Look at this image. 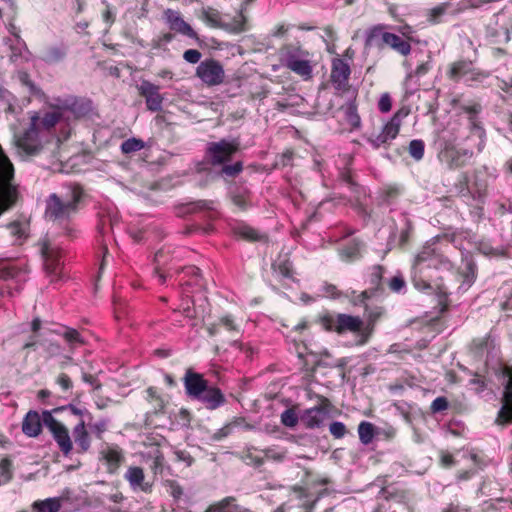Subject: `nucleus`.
I'll return each instance as SVG.
<instances>
[{"label":"nucleus","instance_id":"40","mask_svg":"<svg viewBox=\"0 0 512 512\" xmlns=\"http://www.w3.org/2000/svg\"><path fill=\"white\" fill-rule=\"evenodd\" d=\"M346 120L354 128H359L361 124L360 116L357 112V105L355 99L349 100L345 106Z\"/></svg>","mask_w":512,"mask_h":512},{"label":"nucleus","instance_id":"25","mask_svg":"<svg viewBox=\"0 0 512 512\" xmlns=\"http://www.w3.org/2000/svg\"><path fill=\"white\" fill-rule=\"evenodd\" d=\"M229 195L233 204L241 210L252 206V194L245 185L234 184L229 189Z\"/></svg>","mask_w":512,"mask_h":512},{"label":"nucleus","instance_id":"31","mask_svg":"<svg viewBox=\"0 0 512 512\" xmlns=\"http://www.w3.org/2000/svg\"><path fill=\"white\" fill-rule=\"evenodd\" d=\"M272 269L281 280L295 281L293 264L288 257H279L272 264Z\"/></svg>","mask_w":512,"mask_h":512},{"label":"nucleus","instance_id":"8","mask_svg":"<svg viewBox=\"0 0 512 512\" xmlns=\"http://www.w3.org/2000/svg\"><path fill=\"white\" fill-rule=\"evenodd\" d=\"M323 328L327 331H335L338 334L345 332H359L362 329L363 321L358 316L338 313L326 315L321 319Z\"/></svg>","mask_w":512,"mask_h":512},{"label":"nucleus","instance_id":"51","mask_svg":"<svg viewBox=\"0 0 512 512\" xmlns=\"http://www.w3.org/2000/svg\"><path fill=\"white\" fill-rule=\"evenodd\" d=\"M179 311L186 318H189V319L195 318L196 315H195V309H194V302L188 295H185L182 297Z\"/></svg>","mask_w":512,"mask_h":512},{"label":"nucleus","instance_id":"30","mask_svg":"<svg viewBox=\"0 0 512 512\" xmlns=\"http://www.w3.org/2000/svg\"><path fill=\"white\" fill-rule=\"evenodd\" d=\"M233 234L247 241H263L266 239L264 234L245 223H237L232 227Z\"/></svg>","mask_w":512,"mask_h":512},{"label":"nucleus","instance_id":"16","mask_svg":"<svg viewBox=\"0 0 512 512\" xmlns=\"http://www.w3.org/2000/svg\"><path fill=\"white\" fill-rule=\"evenodd\" d=\"M458 194L462 198L467 199L468 204L472 202L484 203L486 197L485 185L475 181L472 185L469 182L467 173H463L461 180L457 185Z\"/></svg>","mask_w":512,"mask_h":512},{"label":"nucleus","instance_id":"49","mask_svg":"<svg viewBox=\"0 0 512 512\" xmlns=\"http://www.w3.org/2000/svg\"><path fill=\"white\" fill-rule=\"evenodd\" d=\"M13 477L12 462L8 458L0 461V485L9 482Z\"/></svg>","mask_w":512,"mask_h":512},{"label":"nucleus","instance_id":"2","mask_svg":"<svg viewBox=\"0 0 512 512\" xmlns=\"http://www.w3.org/2000/svg\"><path fill=\"white\" fill-rule=\"evenodd\" d=\"M464 111L467 113V130L469 131V134H467V148H452L445 151L444 157L450 169L465 166L474 153L481 152L485 146L486 133L478 119L481 106L479 104L466 106Z\"/></svg>","mask_w":512,"mask_h":512},{"label":"nucleus","instance_id":"23","mask_svg":"<svg viewBox=\"0 0 512 512\" xmlns=\"http://www.w3.org/2000/svg\"><path fill=\"white\" fill-rule=\"evenodd\" d=\"M43 415L35 410H30L22 421V432L28 437H37L42 432Z\"/></svg>","mask_w":512,"mask_h":512},{"label":"nucleus","instance_id":"11","mask_svg":"<svg viewBox=\"0 0 512 512\" xmlns=\"http://www.w3.org/2000/svg\"><path fill=\"white\" fill-rule=\"evenodd\" d=\"M331 407L332 404L329 399L320 397V403L318 405L305 409L300 414V422L307 429L320 428L329 417Z\"/></svg>","mask_w":512,"mask_h":512},{"label":"nucleus","instance_id":"33","mask_svg":"<svg viewBox=\"0 0 512 512\" xmlns=\"http://www.w3.org/2000/svg\"><path fill=\"white\" fill-rule=\"evenodd\" d=\"M494 347V339L490 335L476 338L471 344L472 352L474 353L475 357L480 359L483 358L485 354L488 356Z\"/></svg>","mask_w":512,"mask_h":512},{"label":"nucleus","instance_id":"59","mask_svg":"<svg viewBox=\"0 0 512 512\" xmlns=\"http://www.w3.org/2000/svg\"><path fill=\"white\" fill-rule=\"evenodd\" d=\"M406 286V282L401 274L395 275L389 281V288L393 292H401Z\"/></svg>","mask_w":512,"mask_h":512},{"label":"nucleus","instance_id":"6","mask_svg":"<svg viewBox=\"0 0 512 512\" xmlns=\"http://www.w3.org/2000/svg\"><path fill=\"white\" fill-rule=\"evenodd\" d=\"M309 52L297 45H286L281 49L282 64L305 79L312 77L313 68Z\"/></svg>","mask_w":512,"mask_h":512},{"label":"nucleus","instance_id":"50","mask_svg":"<svg viewBox=\"0 0 512 512\" xmlns=\"http://www.w3.org/2000/svg\"><path fill=\"white\" fill-rule=\"evenodd\" d=\"M299 421L300 415L298 416L294 409H286L281 414V423L288 428H294Z\"/></svg>","mask_w":512,"mask_h":512},{"label":"nucleus","instance_id":"46","mask_svg":"<svg viewBox=\"0 0 512 512\" xmlns=\"http://www.w3.org/2000/svg\"><path fill=\"white\" fill-rule=\"evenodd\" d=\"M385 493H388L386 498L387 499L388 498L395 499L397 505L396 506H393L392 504H389L388 506L380 505L374 512H401L399 508H400L401 502L405 499L404 493H401L399 495L398 494L393 495L389 491H385Z\"/></svg>","mask_w":512,"mask_h":512},{"label":"nucleus","instance_id":"22","mask_svg":"<svg viewBox=\"0 0 512 512\" xmlns=\"http://www.w3.org/2000/svg\"><path fill=\"white\" fill-rule=\"evenodd\" d=\"M384 275V267L381 265H374L371 268V273L369 276V283L371 288L369 290H365L361 292L357 296L356 304H364L367 299H369L375 292L379 291L381 288V281Z\"/></svg>","mask_w":512,"mask_h":512},{"label":"nucleus","instance_id":"47","mask_svg":"<svg viewBox=\"0 0 512 512\" xmlns=\"http://www.w3.org/2000/svg\"><path fill=\"white\" fill-rule=\"evenodd\" d=\"M144 148V142L141 139L137 138H129L122 142L121 144V151L124 154H130L137 151H140Z\"/></svg>","mask_w":512,"mask_h":512},{"label":"nucleus","instance_id":"34","mask_svg":"<svg viewBox=\"0 0 512 512\" xmlns=\"http://www.w3.org/2000/svg\"><path fill=\"white\" fill-rule=\"evenodd\" d=\"M473 63L467 60H460L454 62L448 71V76L453 81L463 80L466 76H469V71L472 69Z\"/></svg>","mask_w":512,"mask_h":512},{"label":"nucleus","instance_id":"12","mask_svg":"<svg viewBox=\"0 0 512 512\" xmlns=\"http://www.w3.org/2000/svg\"><path fill=\"white\" fill-rule=\"evenodd\" d=\"M196 75L208 86H217L223 83L225 78L224 68L215 59H206L198 65Z\"/></svg>","mask_w":512,"mask_h":512},{"label":"nucleus","instance_id":"19","mask_svg":"<svg viewBox=\"0 0 512 512\" xmlns=\"http://www.w3.org/2000/svg\"><path fill=\"white\" fill-rule=\"evenodd\" d=\"M124 479L129 483L133 491H141L150 493L153 484L145 481V474L143 468L139 466H130L124 474Z\"/></svg>","mask_w":512,"mask_h":512},{"label":"nucleus","instance_id":"53","mask_svg":"<svg viewBox=\"0 0 512 512\" xmlns=\"http://www.w3.org/2000/svg\"><path fill=\"white\" fill-rule=\"evenodd\" d=\"M487 77V73L477 70L473 66L472 69L469 71V76H466L463 79V81L468 85H473L474 83H482Z\"/></svg>","mask_w":512,"mask_h":512},{"label":"nucleus","instance_id":"1","mask_svg":"<svg viewBox=\"0 0 512 512\" xmlns=\"http://www.w3.org/2000/svg\"><path fill=\"white\" fill-rule=\"evenodd\" d=\"M467 237L463 231L451 234L438 235L427 241L415 256L412 267V282L416 289L421 291L433 290V283L439 277L437 271H451L453 262L447 256L449 243L455 247Z\"/></svg>","mask_w":512,"mask_h":512},{"label":"nucleus","instance_id":"5","mask_svg":"<svg viewBox=\"0 0 512 512\" xmlns=\"http://www.w3.org/2000/svg\"><path fill=\"white\" fill-rule=\"evenodd\" d=\"M385 28L384 25H377L371 28L367 32L366 46L379 49L388 46L403 56L409 55L411 52L410 43L394 33L385 31Z\"/></svg>","mask_w":512,"mask_h":512},{"label":"nucleus","instance_id":"48","mask_svg":"<svg viewBox=\"0 0 512 512\" xmlns=\"http://www.w3.org/2000/svg\"><path fill=\"white\" fill-rule=\"evenodd\" d=\"M243 170V163L241 161H237L233 164H223L220 175L223 177H236L238 174H240Z\"/></svg>","mask_w":512,"mask_h":512},{"label":"nucleus","instance_id":"21","mask_svg":"<svg viewBox=\"0 0 512 512\" xmlns=\"http://www.w3.org/2000/svg\"><path fill=\"white\" fill-rule=\"evenodd\" d=\"M351 74L350 66L341 58L332 60L331 81L337 89L344 88Z\"/></svg>","mask_w":512,"mask_h":512},{"label":"nucleus","instance_id":"13","mask_svg":"<svg viewBox=\"0 0 512 512\" xmlns=\"http://www.w3.org/2000/svg\"><path fill=\"white\" fill-rule=\"evenodd\" d=\"M502 384L504 386L502 407L496 422L501 425L512 423V371L509 367L502 369Z\"/></svg>","mask_w":512,"mask_h":512},{"label":"nucleus","instance_id":"44","mask_svg":"<svg viewBox=\"0 0 512 512\" xmlns=\"http://www.w3.org/2000/svg\"><path fill=\"white\" fill-rule=\"evenodd\" d=\"M408 152L415 161H420L425 152V143L421 139H414L409 143Z\"/></svg>","mask_w":512,"mask_h":512},{"label":"nucleus","instance_id":"32","mask_svg":"<svg viewBox=\"0 0 512 512\" xmlns=\"http://www.w3.org/2000/svg\"><path fill=\"white\" fill-rule=\"evenodd\" d=\"M63 116L62 111H53L47 112L43 117L38 115H34L31 119L37 120V130L40 131L41 134L48 132L52 127H54L59 121L60 117Z\"/></svg>","mask_w":512,"mask_h":512},{"label":"nucleus","instance_id":"45","mask_svg":"<svg viewBox=\"0 0 512 512\" xmlns=\"http://www.w3.org/2000/svg\"><path fill=\"white\" fill-rule=\"evenodd\" d=\"M88 421V426L91 432L95 435V437L99 440L103 438V434L107 431L108 426L110 424L109 418H101L95 423H90Z\"/></svg>","mask_w":512,"mask_h":512},{"label":"nucleus","instance_id":"20","mask_svg":"<svg viewBox=\"0 0 512 512\" xmlns=\"http://www.w3.org/2000/svg\"><path fill=\"white\" fill-rule=\"evenodd\" d=\"M100 456L106 462L107 471L112 474L118 470L125 459L122 450L117 445L109 444L102 446Z\"/></svg>","mask_w":512,"mask_h":512},{"label":"nucleus","instance_id":"18","mask_svg":"<svg viewBox=\"0 0 512 512\" xmlns=\"http://www.w3.org/2000/svg\"><path fill=\"white\" fill-rule=\"evenodd\" d=\"M164 18L169 28L172 31L185 35L189 38L198 40L197 33L193 28L182 18L178 11L167 9L164 11Z\"/></svg>","mask_w":512,"mask_h":512},{"label":"nucleus","instance_id":"42","mask_svg":"<svg viewBox=\"0 0 512 512\" xmlns=\"http://www.w3.org/2000/svg\"><path fill=\"white\" fill-rule=\"evenodd\" d=\"M13 172V165L0 146V174L2 178L5 181H10L13 177Z\"/></svg>","mask_w":512,"mask_h":512},{"label":"nucleus","instance_id":"56","mask_svg":"<svg viewBox=\"0 0 512 512\" xmlns=\"http://www.w3.org/2000/svg\"><path fill=\"white\" fill-rule=\"evenodd\" d=\"M286 457V452L282 449L267 448L264 450V458L267 460L282 462Z\"/></svg>","mask_w":512,"mask_h":512},{"label":"nucleus","instance_id":"38","mask_svg":"<svg viewBox=\"0 0 512 512\" xmlns=\"http://www.w3.org/2000/svg\"><path fill=\"white\" fill-rule=\"evenodd\" d=\"M400 125H401V118H400L399 114L396 113L390 119V121H388L384 125L381 133L387 138L388 141H391V140L395 139L396 136L398 135L399 130H400Z\"/></svg>","mask_w":512,"mask_h":512},{"label":"nucleus","instance_id":"61","mask_svg":"<svg viewBox=\"0 0 512 512\" xmlns=\"http://www.w3.org/2000/svg\"><path fill=\"white\" fill-rule=\"evenodd\" d=\"M339 179L347 184L351 189H355L357 184L354 182L351 171L349 168L345 167L339 172Z\"/></svg>","mask_w":512,"mask_h":512},{"label":"nucleus","instance_id":"37","mask_svg":"<svg viewBox=\"0 0 512 512\" xmlns=\"http://www.w3.org/2000/svg\"><path fill=\"white\" fill-rule=\"evenodd\" d=\"M147 458L152 461L150 469L154 476L162 474L165 468V458L163 453L159 449H155L147 454Z\"/></svg>","mask_w":512,"mask_h":512},{"label":"nucleus","instance_id":"43","mask_svg":"<svg viewBox=\"0 0 512 512\" xmlns=\"http://www.w3.org/2000/svg\"><path fill=\"white\" fill-rule=\"evenodd\" d=\"M12 35L15 37L16 43L12 44L10 46V48H11L10 59L12 61H16L19 57L23 56L24 51L28 52V49H27L26 43L24 42V40L20 37V35L18 33L12 32Z\"/></svg>","mask_w":512,"mask_h":512},{"label":"nucleus","instance_id":"57","mask_svg":"<svg viewBox=\"0 0 512 512\" xmlns=\"http://www.w3.org/2000/svg\"><path fill=\"white\" fill-rule=\"evenodd\" d=\"M214 209V201L212 200H198L188 204L189 212H196L202 210H213Z\"/></svg>","mask_w":512,"mask_h":512},{"label":"nucleus","instance_id":"60","mask_svg":"<svg viewBox=\"0 0 512 512\" xmlns=\"http://www.w3.org/2000/svg\"><path fill=\"white\" fill-rule=\"evenodd\" d=\"M448 400L445 397H437L433 400L431 404V411L433 413H438L446 410L448 408Z\"/></svg>","mask_w":512,"mask_h":512},{"label":"nucleus","instance_id":"55","mask_svg":"<svg viewBox=\"0 0 512 512\" xmlns=\"http://www.w3.org/2000/svg\"><path fill=\"white\" fill-rule=\"evenodd\" d=\"M203 17L204 20L209 23L213 27H220V13L213 9V8H207L203 10Z\"/></svg>","mask_w":512,"mask_h":512},{"label":"nucleus","instance_id":"35","mask_svg":"<svg viewBox=\"0 0 512 512\" xmlns=\"http://www.w3.org/2000/svg\"><path fill=\"white\" fill-rule=\"evenodd\" d=\"M431 69V56H428V60L421 63L414 71L408 72L405 78V87L406 89H411V92L416 90L419 84L415 83L414 86L411 85L414 78H419L426 75Z\"/></svg>","mask_w":512,"mask_h":512},{"label":"nucleus","instance_id":"7","mask_svg":"<svg viewBox=\"0 0 512 512\" xmlns=\"http://www.w3.org/2000/svg\"><path fill=\"white\" fill-rule=\"evenodd\" d=\"M239 139H221L218 142H210L207 144L206 156L213 165H223L229 162L233 155L239 151Z\"/></svg>","mask_w":512,"mask_h":512},{"label":"nucleus","instance_id":"27","mask_svg":"<svg viewBox=\"0 0 512 512\" xmlns=\"http://www.w3.org/2000/svg\"><path fill=\"white\" fill-rule=\"evenodd\" d=\"M53 332L63 337L71 353H73L78 347L86 344L84 337L78 330L74 328L61 326L59 329H56Z\"/></svg>","mask_w":512,"mask_h":512},{"label":"nucleus","instance_id":"9","mask_svg":"<svg viewBox=\"0 0 512 512\" xmlns=\"http://www.w3.org/2000/svg\"><path fill=\"white\" fill-rule=\"evenodd\" d=\"M43 423L51 432L63 455L68 456L73 450L68 429L53 417L52 411L48 410L43 411Z\"/></svg>","mask_w":512,"mask_h":512},{"label":"nucleus","instance_id":"39","mask_svg":"<svg viewBox=\"0 0 512 512\" xmlns=\"http://www.w3.org/2000/svg\"><path fill=\"white\" fill-rule=\"evenodd\" d=\"M358 435L362 444H370L375 436V426L370 422L362 421L358 426Z\"/></svg>","mask_w":512,"mask_h":512},{"label":"nucleus","instance_id":"14","mask_svg":"<svg viewBox=\"0 0 512 512\" xmlns=\"http://www.w3.org/2000/svg\"><path fill=\"white\" fill-rule=\"evenodd\" d=\"M41 253L47 274L60 278L64 265L62 250L58 246L44 243Z\"/></svg>","mask_w":512,"mask_h":512},{"label":"nucleus","instance_id":"52","mask_svg":"<svg viewBox=\"0 0 512 512\" xmlns=\"http://www.w3.org/2000/svg\"><path fill=\"white\" fill-rule=\"evenodd\" d=\"M65 56V50L61 47L54 46L47 49L45 52L44 60L49 63H54L62 60Z\"/></svg>","mask_w":512,"mask_h":512},{"label":"nucleus","instance_id":"64","mask_svg":"<svg viewBox=\"0 0 512 512\" xmlns=\"http://www.w3.org/2000/svg\"><path fill=\"white\" fill-rule=\"evenodd\" d=\"M392 102L388 94H383L378 102V108L381 112L387 113L391 110Z\"/></svg>","mask_w":512,"mask_h":512},{"label":"nucleus","instance_id":"54","mask_svg":"<svg viewBox=\"0 0 512 512\" xmlns=\"http://www.w3.org/2000/svg\"><path fill=\"white\" fill-rule=\"evenodd\" d=\"M450 7V3H442L430 10L429 20L433 23L440 22L441 17L447 12Z\"/></svg>","mask_w":512,"mask_h":512},{"label":"nucleus","instance_id":"58","mask_svg":"<svg viewBox=\"0 0 512 512\" xmlns=\"http://www.w3.org/2000/svg\"><path fill=\"white\" fill-rule=\"evenodd\" d=\"M329 432L334 438L341 439L346 435L347 429L343 422L333 421L329 425Z\"/></svg>","mask_w":512,"mask_h":512},{"label":"nucleus","instance_id":"3","mask_svg":"<svg viewBox=\"0 0 512 512\" xmlns=\"http://www.w3.org/2000/svg\"><path fill=\"white\" fill-rule=\"evenodd\" d=\"M183 384L186 396L192 401L201 403L209 410H216L227 402L220 388L209 385L208 380L192 368L185 371Z\"/></svg>","mask_w":512,"mask_h":512},{"label":"nucleus","instance_id":"28","mask_svg":"<svg viewBox=\"0 0 512 512\" xmlns=\"http://www.w3.org/2000/svg\"><path fill=\"white\" fill-rule=\"evenodd\" d=\"M205 512H252L250 509L238 505L234 497H226L212 505Z\"/></svg>","mask_w":512,"mask_h":512},{"label":"nucleus","instance_id":"26","mask_svg":"<svg viewBox=\"0 0 512 512\" xmlns=\"http://www.w3.org/2000/svg\"><path fill=\"white\" fill-rule=\"evenodd\" d=\"M86 425V420L80 418L79 423L72 430V435L78 453H86L91 447V437L88 433Z\"/></svg>","mask_w":512,"mask_h":512},{"label":"nucleus","instance_id":"62","mask_svg":"<svg viewBox=\"0 0 512 512\" xmlns=\"http://www.w3.org/2000/svg\"><path fill=\"white\" fill-rule=\"evenodd\" d=\"M202 57L201 52L196 49H188L184 52L183 58L185 61L191 64H196L200 61Z\"/></svg>","mask_w":512,"mask_h":512},{"label":"nucleus","instance_id":"4","mask_svg":"<svg viewBox=\"0 0 512 512\" xmlns=\"http://www.w3.org/2000/svg\"><path fill=\"white\" fill-rule=\"evenodd\" d=\"M82 198L79 185H71L61 194H50L46 199L45 218L59 225L68 224L78 212Z\"/></svg>","mask_w":512,"mask_h":512},{"label":"nucleus","instance_id":"29","mask_svg":"<svg viewBox=\"0 0 512 512\" xmlns=\"http://www.w3.org/2000/svg\"><path fill=\"white\" fill-rule=\"evenodd\" d=\"M458 248L461 250L462 262L464 264L463 271L461 272L464 278L463 284L470 286L476 279L477 266L468 251L462 250L459 245Z\"/></svg>","mask_w":512,"mask_h":512},{"label":"nucleus","instance_id":"24","mask_svg":"<svg viewBox=\"0 0 512 512\" xmlns=\"http://www.w3.org/2000/svg\"><path fill=\"white\" fill-rule=\"evenodd\" d=\"M393 226L391 235L393 237L399 236L400 245H405L409 239V233L412 229L410 219L405 213H398L397 218L392 217Z\"/></svg>","mask_w":512,"mask_h":512},{"label":"nucleus","instance_id":"63","mask_svg":"<svg viewBox=\"0 0 512 512\" xmlns=\"http://www.w3.org/2000/svg\"><path fill=\"white\" fill-rule=\"evenodd\" d=\"M322 292H323V295L330 296L334 299L339 298L341 296V292L337 289V287L330 283L323 284Z\"/></svg>","mask_w":512,"mask_h":512},{"label":"nucleus","instance_id":"15","mask_svg":"<svg viewBox=\"0 0 512 512\" xmlns=\"http://www.w3.org/2000/svg\"><path fill=\"white\" fill-rule=\"evenodd\" d=\"M37 123L36 119H31L30 127L16 141L17 147L27 155H35L42 149L43 134L37 130Z\"/></svg>","mask_w":512,"mask_h":512},{"label":"nucleus","instance_id":"17","mask_svg":"<svg viewBox=\"0 0 512 512\" xmlns=\"http://www.w3.org/2000/svg\"><path fill=\"white\" fill-rule=\"evenodd\" d=\"M139 94L145 98L146 107L151 112L162 110L164 97L160 94L159 86L148 80H142L138 86Z\"/></svg>","mask_w":512,"mask_h":512},{"label":"nucleus","instance_id":"36","mask_svg":"<svg viewBox=\"0 0 512 512\" xmlns=\"http://www.w3.org/2000/svg\"><path fill=\"white\" fill-rule=\"evenodd\" d=\"M34 512H59L61 509L60 498H47L45 500H37L32 504Z\"/></svg>","mask_w":512,"mask_h":512},{"label":"nucleus","instance_id":"41","mask_svg":"<svg viewBox=\"0 0 512 512\" xmlns=\"http://www.w3.org/2000/svg\"><path fill=\"white\" fill-rule=\"evenodd\" d=\"M51 411H52V415L53 414H57V413L62 412V411H68L72 415L80 416L81 418L85 419L86 421H92V419H93L92 414L87 409H85V408L84 409L77 408L73 404H67V405H64V406H61V407H57V408H54Z\"/></svg>","mask_w":512,"mask_h":512},{"label":"nucleus","instance_id":"10","mask_svg":"<svg viewBox=\"0 0 512 512\" xmlns=\"http://www.w3.org/2000/svg\"><path fill=\"white\" fill-rule=\"evenodd\" d=\"M54 106L57 110L62 111L63 116L70 113L75 118L85 117L93 110V103L90 99L76 96L56 98Z\"/></svg>","mask_w":512,"mask_h":512}]
</instances>
